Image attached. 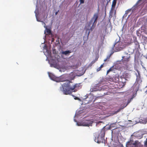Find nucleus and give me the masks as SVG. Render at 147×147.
<instances>
[{
    "mask_svg": "<svg viewBox=\"0 0 147 147\" xmlns=\"http://www.w3.org/2000/svg\"><path fill=\"white\" fill-rule=\"evenodd\" d=\"M107 59H105V60H104V61H106L107 60Z\"/></svg>",
    "mask_w": 147,
    "mask_h": 147,
    "instance_id": "4be33fe9",
    "label": "nucleus"
},
{
    "mask_svg": "<svg viewBox=\"0 0 147 147\" xmlns=\"http://www.w3.org/2000/svg\"><path fill=\"white\" fill-rule=\"evenodd\" d=\"M98 90L97 88V87L94 88H93L92 89V91H96L97 90Z\"/></svg>",
    "mask_w": 147,
    "mask_h": 147,
    "instance_id": "4468645a",
    "label": "nucleus"
},
{
    "mask_svg": "<svg viewBox=\"0 0 147 147\" xmlns=\"http://www.w3.org/2000/svg\"><path fill=\"white\" fill-rule=\"evenodd\" d=\"M146 122H147V119H146Z\"/></svg>",
    "mask_w": 147,
    "mask_h": 147,
    "instance_id": "bb28decb",
    "label": "nucleus"
},
{
    "mask_svg": "<svg viewBox=\"0 0 147 147\" xmlns=\"http://www.w3.org/2000/svg\"><path fill=\"white\" fill-rule=\"evenodd\" d=\"M80 4L84 3V0H80Z\"/></svg>",
    "mask_w": 147,
    "mask_h": 147,
    "instance_id": "6ab92c4d",
    "label": "nucleus"
},
{
    "mask_svg": "<svg viewBox=\"0 0 147 147\" xmlns=\"http://www.w3.org/2000/svg\"><path fill=\"white\" fill-rule=\"evenodd\" d=\"M118 43H115L114 45L113 46V47L112 49H113V50H114V48L115 47H116L115 46H117L118 45Z\"/></svg>",
    "mask_w": 147,
    "mask_h": 147,
    "instance_id": "dca6fc26",
    "label": "nucleus"
},
{
    "mask_svg": "<svg viewBox=\"0 0 147 147\" xmlns=\"http://www.w3.org/2000/svg\"><path fill=\"white\" fill-rule=\"evenodd\" d=\"M71 53V52H70L69 51H63L62 52V53L63 54H64L65 55H67V54H69V53Z\"/></svg>",
    "mask_w": 147,
    "mask_h": 147,
    "instance_id": "9b49d317",
    "label": "nucleus"
},
{
    "mask_svg": "<svg viewBox=\"0 0 147 147\" xmlns=\"http://www.w3.org/2000/svg\"><path fill=\"white\" fill-rule=\"evenodd\" d=\"M103 64H102L100 66V67H98V68L97 69V71H100L101 69L103 67Z\"/></svg>",
    "mask_w": 147,
    "mask_h": 147,
    "instance_id": "f8f14e48",
    "label": "nucleus"
},
{
    "mask_svg": "<svg viewBox=\"0 0 147 147\" xmlns=\"http://www.w3.org/2000/svg\"><path fill=\"white\" fill-rule=\"evenodd\" d=\"M47 32V34H51V30L46 27V31L45 32Z\"/></svg>",
    "mask_w": 147,
    "mask_h": 147,
    "instance_id": "9d476101",
    "label": "nucleus"
},
{
    "mask_svg": "<svg viewBox=\"0 0 147 147\" xmlns=\"http://www.w3.org/2000/svg\"><path fill=\"white\" fill-rule=\"evenodd\" d=\"M144 145L145 147H147V138L146 139V141H144Z\"/></svg>",
    "mask_w": 147,
    "mask_h": 147,
    "instance_id": "2eb2a0df",
    "label": "nucleus"
},
{
    "mask_svg": "<svg viewBox=\"0 0 147 147\" xmlns=\"http://www.w3.org/2000/svg\"><path fill=\"white\" fill-rule=\"evenodd\" d=\"M75 99V100H78L79 99V98L78 97H76L75 98H74Z\"/></svg>",
    "mask_w": 147,
    "mask_h": 147,
    "instance_id": "412c9836",
    "label": "nucleus"
},
{
    "mask_svg": "<svg viewBox=\"0 0 147 147\" xmlns=\"http://www.w3.org/2000/svg\"><path fill=\"white\" fill-rule=\"evenodd\" d=\"M132 100V99H131V98H129L128 100V101H127V104L126 105V106L128 104H129L130 102Z\"/></svg>",
    "mask_w": 147,
    "mask_h": 147,
    "instance_id": "ddd939ff",
    "label": "nucleus"
},
{
    "mask_svg": "<svg viewBox=\"0 0 147 147\" xmlns=\"http://www.w3.org/2000/svg\"><path fill=\"white\" fill-rule=\"evenodd\" d=\"M53 39V40H52V41H53V40H54V39H53H53Z\"/></svg>",
    "mask_w": 147,
    "mask_h": 147,
    "instance_id": "393cba45",
    "label": "nucleus"
},
{
    "mask_svg": "<svg viewBox=\"0 0 147 147\" xmlns=\"http://www.w3.org/2000/svg\"><path fill=\"white\" fill-rule=\"evenodd\" d=\"M133 141L131 140L127 142L126 144L127 147H141V144L140 142L138 140L134 141V143H133Z\"/></svg>",
    "mask_w": 147,
    "mask_h": 147,
    "instance_id": "20e7f679",
    "label": "nucleus"
},
{
    "mask_svg": "<svg viewBox=\"0 0 147 147\" xmlns=\"http://www.w3.org/2000/svg\"><path fill=\"white\" fill-rule=\"evenodd\" d=\"M112 69L111 68H110L107 71V74H108L110 71H111Z\"/></svg>",
    "mask_w": 147,
    "mask_h": 147,
    "instance_id": "f3484780",
    "label": "nucleus"
},
{
    "mask_svg": "<svg viewBox=\"0 0 147 147\" xmlns=\"http://www.w3.org/2000/svg\"><path fill=\"white\" fill-rule=\"evenodd\" d=\"M146 58L147 59V56H146Z\"/></svg>",
    "mask_w": 147,
    "mask_h": 147,
    "instance_id": "a878e982",
    "label": "nucleus"
},
{
    "mask_svg": "<svg viewBox=\"0 0 147 147\" xmlns=\"http://www.w3.org/2000/svg\"><path fill=\"white\" fill-rule=\"evenodd\" d=\"M58 40L59 42V39H58Z\"/></svg>",
    "mask_w": 147,
    "mask_h": 147,
    "instance_id": "cd10ccee",
    "label": "nucleus"
},
{
    "mask_svg": "<svg viewBox=\"0 0 147 147\" xmlns=\"http://www.w3.org/2000/svg\"><path fill=\"white\" fill-rule=\"evenodd\" d=\"M57 13V12H55V14L56 15Z\"/></svg>",
    "mask_w": 147,
    "mask_h": 147,
    "instance_id": "5701e85b",
    "label": "nucleus"
},
{
    "mask_svg": "<svg viewBox=\"0 0 147 147\" xmlns=\"http://www.w3.org/2000/svg\"><path fill=\"white\" fill-rule=\"evenodd\" d=\"M98 18V14L97 13H95L93 15V17L91 19L89 22L88 23V25H86V30H89L88 35H89L90 31H92L96 26L97 22V20Z\"/></svg>",
    "mask_w": 147,
    "mask_h": 147,
    "instance_id": "f03ea898",
    "label": "nucleus"
},
{
    "mask_svg": "<svg viewBox=\"0 0 147 147\" xmlns=\"http://www.w3.org/2000/svg\"><path fill=\"white\" fill-rule=\"evenodd\" d=\"M120 110H121V109H118L117 111L115 112V114L117 113L118 112L120 111Z\"/></svg>",
    "mask_w": 147,
    "mask_h": 147,
    "instance_id": "aec40b11",
    "label": "nucleus"
},
{
    "mask_svg": "<svg viewBox=\"0 0 147 147\" xmlns=\"http://www.w3.org/2000/svg\"><path fill=\"white\" fill-rule=\"evenodd\" d=\"M63 92L65 94H71L75 88L79 87L78 84H74L71 81H67L62 85Z\"/></svg>",
    "mask_w": 147,
    "mask_h": 147,
    "instance_id": "f257e3e1",
    "label": "nucleus"
},
{
    "mask_svg": "<svg viewBox=\"0 0 147 147\" xmlns=\"http://www.w3.org/2000/svg\"><path fill=\"white\" fill-rule=\"evenodd\" d=\"M130 57V56L128 55L123 57L121 59L122 62L123 63H127L129 61Z\"/></svg>",
    "mask_w": 147,
    "mask_h": 147,
    "instance_id": "0eeeda50",
    "label": "nucleus"
},
{
    "mask_svg": "<svg viewBox=\"0 0 147 147\" xmlns=\"http://www.w3.org/2000/svg\"><path fill=\"white\" fill-rule=\"evenodd\" d=\"M93 121L91 120H84L82 121L80 125L85 126H92Z\"/></svg>",
    "mask_w": 147,
    "mask_h": 147,
    "instance_id": "423d86ee",
    "label": "nucleus"
},
{
    "mask_svg": "<svg viewBox=\"0 0 147 147\" xmlns=\"http://www.w3.org/2000/svg\"><path fill=\"white\" fill-rule=\"evenodd\" d=\"M136 94H134L132 96V97H131V99H133L134 97H135V96H136Z\"/></svg>",
    "mask_w": 147,
    "mask_h": 147,
    "instance_id": "a211bd4d",
    "label": "nucleus"
},
{
    "mask_svg": "<svg viewBox=\"0 0 147 147\" xmlns=\"http://www.w3.org/2000/svg\"><path fill=\"white\" fill-rule=\"evenodd\" d=\"M117 3V0H113L111 6V10L114 9Z\"/></svg>",
    "mask_w": 147,
    "mask_h": 147,
    "instance_id": "6e6552de",
    "label": "nucleus"
},
{
    "mask_svg": "<svg viewBox=\"0 0 147 147\" xmlns=\"http://www.w3.org/2000/svg\"><path fill=\"white\" fill-rule=\"evenodd\" d=\"M116 49L117 50V51H118V49Z\"/></svg>",
    "mask_w": 147,
    "mask_h": 147,
    "instance_id": "c85d7f7f",
    "label": "nucleus"
},
{
    "mask_svg": "<svg viewBox=\"0 0 147 147\" xmlns=\"http://www.w3.org/2000/svg\"><path fill=\"white\" fill-rule=\"evenodd\" d=\"M104 136V132L103 131H101L100 133V134H96V135L94 140L98 144L101 143H105Z\"/></svg>",
    "mask_w": 147,
    "mask_h": 147,
    "instance_id": "7ed1b4c3",
    "label": "nucleus"
},
{
    "mask_svg": "<svg viewBox=\"0 0 147 147\" xmlns=\"http://www.w3.org/2000/svg\"><path fill=\"white\" fill-rule=\"evenodd\" d=\"M127 11H126V12H125V14H127Z\"/></svg>",
    "mask_w": 147,
    "mask_h": 147,
    "instance_id": "b1692460",
    "label": "nucleus"
},
{
    "mask_svg": "<svg viewBox=\"0 0 147 147\" xmlns=\"http://www.w3.org/2000/svg\"><path fill=\"white\" fill-rule=\"evenodd\" d=\"M67 75H63L59 77L56 78L55 79V81L57 82H63L67 80Z\"/></svg>",
    "mask_w": 147,
    "mask_h": 147,
    "instance_id": "39448f33",
    "label": "nucleus"
},
{
    "mask_svg": "<svg viewBox=\"0 0 147 147\" xmlns=\"http://www.w3.org/2000/svg\"><path fill=\"white\" fill-rule=\"evenodd\" d=\"M134 42L135 44V47L136 49H138L140 48V45L139 43L137 41H135Z\"/></svg>",
    "mask_w": 147,
    "mask_h": 147,
    "instance_id": "1a4fd4ad",
    "label": "nucleus"
}]
</instances>
